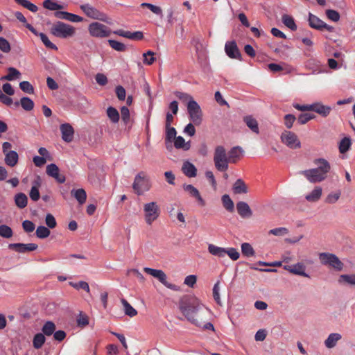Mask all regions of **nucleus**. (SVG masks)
I'll list each match as a JSON object with an SVG mask.
<instances>
[{"mask_svg":"<svg viewBox=\"0 0 355 355\" xmlns=\"http://www.w3.org/2000/svg\"><path fill=\"white\" fill-rule=\"evenodd\" d=\"M200 307L201 304L199 300L193 296H184L179 302V309L183 315L189 321L198 327L202 324L201 321L196 318Z\"/></svg>","mask_w":355,"mask_h":355,"instance_id":"nucleus-1","label":"nucleus"},{"mask_svg":"<svg viewBox=\"0 0 355 355\" xmlns=\"http://www.w3.org/2000/svg\"><path fill=\"white\" fill-rule=\"evenodd\" d=\"M314 163L318 166L317 168L303 171L301 173L311 183L320 182L326 179L331 166L323 158L315 159Z\"/></svg>","mask_w":355,"mask_h":355,"instance_id":"nucleus-2","label":"nucleus"},{"mask_svg":"<svg viewBox=\"0 0 355 355\" xmlns=\"http://www.w3.org/2000/svg\"><path fill=\"white\" fill-rule=\"evenodd\" d=\"M50 32L55 37L66 39L75 35L76 28L71 25L58 21L52 25Z\"/></svg>","mask_w":355,"mask_h":355,"instance_id":"nucleus-3","label":"nucleus"},{"mask_svg":"<svg viewBox=\"0 0 355 355\" xmlns=\"http://www.w3.org/2000/svg\"><path fill=\"white\" fill-rule=\"evenodd\" d=\"M214 163L215 168L220 172H225L228 169V155L223 146H217L214 153Z\"/></svg>","mask_w":355,"mask_h":355,"instance_id":"nucleus-4","label":"nucleus"},{"mask_svg":"<svg viewBox=\"0 0 355 355\" xmlns=\"http://www.w3.org/2000/svg\"><path fill=\"white\" fill-rule=\"evenodd\" d=\"M320 262L322 265L328 266L336 271H342L344 263L334 254L329 252H320L318 254Z\"/></svg>","mask_w":355,"mask_h":355,"instance_id":"nucleus-5","label":"nucleus"},{"mask_svg":"<svg viewBox=\"0 0 355 355\" xmlns=\"http://www.w3.org/2000/svg\"><path fill=\"white\" fill-rule=\"evenodd\" d=\"M151 184L149 178L144 171L139 172L135 178L132 189L138 196L150 190Z\"/></svg>","mask_w":355,"mask_h":355,"instance_id":"nucleus-6","label":"nucleus"},{"mask_svg":"<svg viewBox=\"0 0 355 355\" xmlns=\"http://www.w3.org/2000/svg\"><path fill=\"white\" fill-rule=\"evenodd\" d=\"M144 220L146 224L150 225L160 215L159 206L156 202L145 203L143 207Z\"/></svg>","mask_w":355,"mask_h":355,"instance_id":"nucleus-7","label":"nucleus"},{"mask_svg":"<svg viewBox=\"0 0 355 355\" xmlns=\"http://www.w3.org/2000/svg\"><path fill=\"white\" fill-rule=\"evenodd\" d=\"M187 112L190 121L196 125H200L202 122V111L196 101L187 103Z\"/></svg>","mask_w":355,"mask_h":355,"instance_id":"nucleus-8","label":"nucleus"},{"mask_svg":"<svg viewBox=\"0 0 355 355\" xmlns=\"http://www.w3.org/2000/svg\"><path fill=\"white\" fill-rule=\"evenodd\" d=\"M83 12L89 18L108 22V17L104 12L99 11L89 3L83 4L80 6Z\"/></svg>","mask_w":355,"mask_h":355,"instance_id":"nucleus-9","label":"nucleus"},{"mask_svg":"<svg viewBox=\"0 0 355 355\" xmlns=\"http://www.w3.org/2000/svg\"><path fill=\"white\" fill-rule=\"evenodd\" d=\"M88 31L89 34L95 37H106L111 34V31L107 26L98 22H92L90 24L88 27Z\"/></svg>","mask_w":355,"mask_h":355,"instance_id":"nucleus-10","label":"nucleus"},{"mask_svg":"<svg viewBox=\"0 0 355 355\" xmlns=\"http://www.w3.org/2000/svg\"><path fill=\"white\" fill-rule=\"evenodd\" d=\"M144 270L147 274L154 277L157 279L162 284H164L168 288L176 291V286L172 284L168 283L166 281L167 277L165 272L162 270L153 269L148 267H145Z\"/></svg>","mask_w":355,"mask_h":355,"instance_id":"nucleus-11","label":"nucleus"},{"mask_svg":"<svg viewBox=\"0 0 355 355\" xmlns=\"http://www.w3.org/2000/svg\"><path fill=\"white\" fill-rule=\"evenodd\" d=\"M282 141L292 149L300 148L301 142L297 136L293 132L284 131L281 135Z\"/></svg>","mask_w":355,"mask_h":355,"instance_id":"nucleus-12","label":"nucleus"},{"mask_svg":"<svg viewBox=\"0 0 355 355\" xmlns=\"http://www.w3.org/2000/svg\"><path fill=\"white\" fill-rule=\"evenodd\" d=\"M284 269L293 275H300L308 278L310 277L309 274H307L305 272V265L302 262H298L293 265H284Z\"/></svg>","mask_w":355,"mask_h":355,"instance_id":"nucleus-13","label":"nucleus"},{"mask_svg":"<svg viewBox=\"0 0 355 355\" xmlns=\"http://www.w3.org/2000/svg\"><path fill=\"white\" fill-rule=\"evenodd\" d=\"M225 51L227 56L230 58L241 60V54L234 41L227 42L225 46Z\"/></svg>","mask_w":355,"mask_h":355,"instance_id":"nucleus-14","label":"nucleus"},{"mask_svg":"<svg viewBox=\"0 0 355 355\" xmlns=\"http://www.w3.org/2000/svg\"><path fill=\"white\" fill-rule=\"evenodd\" d=\"M10 249L14 250L19 253H25L27 252L34 251L37 249L38 245L35 243H10L8 245Z\"/></svg>","mask_w":355,"mask_h":355,"instance_id":"nucleus-15","label":"nucleus"},{"mask_svg":"<svg viewBox=\"0 0 355 355\" xmlns=\"http://www.w3.org/2000/svg\"><path fill=\"white\" fill-rule=\"evenodd\" d=\"M183 189L188 192L190 196L195 198L200 206L203 207L205 205V201L201 197L199 191L192 184H184Z\"/></svg>","mask_w":355,"mask_h":355,"instance_id":"nucleus-16","label":"nucleus"},{"mask_svg":"<svg viewBox=\"0 0 355 355\" xmlns=\"http://www.w3.org/2000/svg\"><path fill=\"white\" fill-rule=\"evenodd\" d=\"M62 139L66 142H71L73 139L74 130L73 127L69 123L62 124L60 125Z\"/></svg>","mask_w":355,"mask_h":355,"instance_id":"nucleus-17","label":"nucleus"},{"mask_svg":"<svg viewBox=\"0 0 355 355\" xmlns=\"http://www.w3.org/2000/svg\"><path fill=\"white\" fill-rule=\"evenodd\" d=\"M236 209L240 216L243 218H250L252 215V211L250 206L248 205V203L243 201L237 202Z\"/></svg>","mask_w":355,"mask_h":355,"instance_id":"nucleus-18","label":"nucleus"},{"mask_svg":"<svg viewBox=\"0 0 355 355\" xmlns=\"http://www.w3.org/2000/svg\"><path fill=\"white\" fill-rule=\"evenodd\" d=\"M331 110L330 106L324 105L321 103L311 104V111H313L323 117L327 116Z\"/></svg>","mask_w":355,"mask_h":355,"instance_id":"nucleus-19","label":"nucleus"},{"mask_svg":"<svg viewBox=\"0 0 355 355\" xmlns=\"http://www.w3.org/2000/svg\"><path fill=\"white\" fill-rule=\"evenodd\" d=\"M182 171L188 178H194L197 175V169L196 166L189 161H186L183 163Z\"/></svg>","mask_w":355,"mask_h":355,"instance_id":"nucleus-20","label":"nucleus"},{"mask_svg":"<svg viewBox=\"0 0 355 355\" xmlns=\"http://www.w3.org/2000/svg\"><path fill=\"white\" fill-rule=\"evenodd\" d=\"M338 283L341 286H349L355 287V274L340 275L338 277Z\"/></svg>","mask_w":355,"mask_h":355,"instance_id":"nucleus-21","label":"nucleus"},{"mask_svg":"<svg viewBox=\"0 0 355 355\" xmlns=\"http://www.w3.org/2000/svg\"><path fill=\"white\" fill-rule=\"evenodd\" d=\"M242 153L243 150L239 146H235L231 148L227 154L230 163H236L241 157Z\"/></svg>","mask_w":355,"mask_h":355,"instance_id":"nucleus-22","label":"nucleus"},{"mask_svg":"<svg viewBox=\"0 0 355 355\" xmlns=\"http://www.w3.org/2000/svg\"><path fill=\"white\" fill-rule=\"evenodd\" d=\"M342 338L341 334L338 333L330 334L327 338L324 340V345L327 348L331 349L334 347L337 342Z\"/></svg>","mask_w":355,"mask_h":355,"instance_id":"nucleus-23","label":"nucleus"},{"mask_svg":"<svg viewBox=\"0 0 355 355\" xmlns=\"http://www.w3.org/2000/svg\"><path fill=\"white\" fill-rule=\"evenodd\" d=\"M243 121L245 123L246 125L254 133H259V124L257 121L252 117L251 115L245 116L243 118Z\"/></svg>","mask_w":355,"mask_h":355,"instance_id":"nucleus-24","label":"nucleus"},{"mask_svg":"<svg viewBox=\"0 0 355 355\" xmlns=\"http://www.w3.org/2000/svg\"><path fill=\"white\" fill-rule=\"evenodd\" d=\"M19 159L18 154L16 151L10 150L5 154V163L11 167L15 166Z\"/></svg>","mask_w":355,"mask_h":355,"instance_id":"nucleus-25","label":"nucleus"},{"mask_svg":"<svg viewBox=\"0 0 355 355\" xmlns=\"http://www.w3.org/2000/svg\"><path fill=\"white\" fill-rule=\"evenodd\" d=\"M322 193V189L320 187H316L315 189L309 194L306 195L305 199L308 202H315L320 200Z\"/></svg>","mask_w":355,"mask_h":355,"instance_id":"nucleus-26","label":"nucleus"},{"mask_svg":"<svg viewBox=\"0 0 355 355\" xmlns=\"http://www.w3.org/2000/svg\"><path fill=\"white\" fill-rule=\"evenodd\" d=\"M174 146L177 149H182L184 150H188L191 148V141H189L187 142H185V140L182 137L178 136V137H176L174 139Z\"/></svg>","mask_w":355,"mask_h":355,"instance_id":"nucleus-27","label":"nucleus"},{"mask_svg":"<svg viewBox=\"0 0 355 355\" xmlns=\"http://www.w3.org/2000/svg\"><path fill=\"white\" fill-rule=\"evenodd\" d=\"M71 194L78 200L79 204L83 205L85 202L87 193L83 189H72Z\"/></svg>","mask_w":355,"mask_h":355,"instance_id":"nucleus-28","label":"nucleus"},{"mask_svg":"<svg viewBox=\"0 0 355 355\" xmlns=\"http://www.w3.org/2000/svg\"><path fill=\"white\" fill-rule=\"evenodd\" d=\"M233 191L236 194L248 193V188L245 182L241 179H238L233 185Z\"/></svg>","mask_w":355,"mask_h":355,"instance_id":"nucleus-29","label":"nucleus"},{"mask_svg":"<svg viewBox=\"0 0 355 355\" xmlns=\"http://www.w3.org/2000/svg\"><path fill=\"white\" fill-rule=\"evenodd\" d=\"M323 21H322L317 16L313 15L312 13H309V26L315 29L321 30L322 26L323 25Z\"/></svg>","mask_w":355,"mask_h":355,"instance_id":"nucleus-30","label":"nucleus"},{"mask_svg":"<svg viewBox=\"0 0 355 355\" xmlns=\"http://www.w3.org/2000/svg\"><path fill=\"white\" fill-rule=\"evenodd\" d=\"M224 248L216 246L214 244H209L208 245L209 252L216 257L222 258L225 256V251Z\"/></svg>","mask_w":355,"mask_h":355,"instance_id":"nucleus-31","label":"nucleus"},{"mask_svg":"<svg viewBox=\"0 0 355 355\" xmlns=\"http://www.w3.org/2000/svg\"><path fill=\"white\" fill-rule=\"evenodd\" d=\"M8 73L6 76H4L1 78V80H8L12 81L15 79H19L21 76V73L19 70L14 67H9L8 69Z\"/></svg>","mask_w":355,"mask_h":355,"instance_id":"nucleus-32","label":"nucleus"},{"mask_svg":"<svg viewBox=\"0 0 355 355\" xmlns=\"http://www.w3.org/2000/svg\"><path fill=\"white\" fill-rule=\"evenodd\" d=\"M19 104L21 105L22 108L26 111H31L34 107L33 101L28 97H22L20 99L19 103V102L15 103L16 105H19Z\"/></svg>","mask_w":355,"mask_h":355,"instance_id":"nucleus-33","label":"nucleus"},{"mask_svg":"<svg viewBox=\"0 0 355 355\" xmlns=\"http://www.w3.org/2000/svg\"><path fill=\"white\" fill-rule=\"evenodd\" d=\"M15 202L17 207L23 209L27 205L28 198L24 193H19L15 196Z\"/></svg>","mask_w":355,"mask_h":355,"instance_id":"nucleus-34","label":"nucleus"},{"mask_svg":"<svg viewBox=\"0 0 355 355\" xmlns=\"http://www.w3.org/2000/svg\"><path fill=\"white\" fill-rule=\"evenodd\" d=\"M121 304L123 306L124 313L126 315L134 317L137 314V310L125 299H121Z\"/></svg>","mask_w":355,"mask_h":355,"instance_id":"nucleus-35","label":"nucleus"},{"mask_svg":"<svg viewBox=\"0 0 355 355\" xmlns=\"http://www.w3.org/2000/svg\"><path fill=\"white\" fill-rule=\"evenodd\" d=\"M282 21L283 24L286 27L290 28L291 31H294L297 30V27L295 23V21H294V19L293 17H291L287 14H284L282 15Z\"/></svg>","mask_w":355,"mask_h":355,"instance_id":"nucleus-36","label":"nucleus"},{"mask_svg":"<svg viewBox=\"0 0 355 355\" xmlns=\"http://www.w3.org/2000/svg\"><path fill=\"white\" fill-rule=\"evenodd\" d=\"M107 115L110 120L114 123H118L120 119V115L119 112L116 108L112 106L107 107Z\"/></svg>","mask_w":355,"mask_h":355,"instance_id":"nucleus-37","label":"nucleus"},{"mask_svg":"<svg viewBox=\"0 0 355 355\" xmlns=\"http://www.w3.org/2000/svg\"><path fill=\"white\" fill-rule=\"evenodd\" d=\"M33 184H34L31 187L29 196H30L31 199L33 201L36 202L40 199V197L39 189H38V187L40 185V180H38L37 181H35Z\"/></svg>","mask_w":355,"mask_h":355,"instance_id":"nucleus-38","label":"nucleus"},{"mask_svg":"<svg viewBox=\"0 0 355 355\" xmlns=\"http://www.w3.org/2000/svg\"><path fill=\"white\" fill-rule=\"evenodd\" d=\"M55 330V325L51 321H47L42 327V331L44 336H49L54 334Z\"/></svg>","mask_w":355,"mask_h":355,"instance_id":"nucleus-39","label":"nucleus"},{"mask_svg":"<svg viewBox=\"0 0 355 355\" xmlns=\"http://www.w3.org/2000/svg\"><path fill=\"white\" fill-rule=\"evenodd\" d=\"M43 6L46 9L49 10H60L63 8V6L60 4H58L54 0H44L43 2Z\"/></svg>","mask_w":355,"mask_h":355,"instance_id":"nucleus-40","label":"nucleus"},{"mask_svg":"<svg viewBox=\"0 0 355 355\" xmlns=\"http://www.w3.org/2000/svg\"><path fill=\"white\" fill-rule=\"evenodd\" d=\"M45 336L42 333L36 334L34 336L33 345L35 349H40L45 343Z\"/></svg>","mask_w":355,"mask_h":355,"instance_id":"nucleus-41","label":"nucleus"},{"mask_svg":"<svg viewBox=\"0 0 355 355\" xmlns=\"http://www.w3.org/2000/svg\"><path fill=\"white\" fill-rule=\"evenodd\" d=\"M241 252L247 257H252L254 256V250L252 246L248 243H243L241 244Z\"/></svg>","mask_w":355,"mask_h":355,"instance_id":"nucleus-42","label":"nucleus"},{"mask_svg":"<svg viewBox=\"0 0 355 355\" xmlns=\"http://www.w3.org/2000/svg\"><path fill=\"white\" fill-rule=\"evenodd\" d=\"M50 234L49 228L43 225L38 226L35 232L36 236L39 239H46Z\"/></svg>","mask_w":355,"mask_h":355,"instance_id":"nucleus-43","label":"nucleus"},{"mask_svg":"<svg viewBox=\"0 0 355 355\" xmlns=\"http://www.w3.org/2000/svg\"><path fill=\"white\" fill-rule=\"evenodd\" d=\"M352 142L349 137H344L339 144V150L341 153H345L350 148Z\"/></svg>","mask_w":355,"mask_h":355,"instance_id":"nucleus-44","label":"nucleus"},{"mask_svg":"<svg viewBox=\"0 0 355 355\" xmlns=\"http://www.w3.org/2000/svg\"><path fill=\"white\" fill-rule=\"evenodd\" d=\"M340 195L341 191L340 190L336 192H331L327 195L324 202L327 204H334L339 200Z\"/></svg>","mask_w":355,"mask_h":355,"instance_id":"nucleus-45","label":"nucleus"},{"mask_svg":"<svg viewBox=\"0 0 355 355\" xmlns=\"http://www.w3.org/2000/svg\"><path fill=\"white\" fill-rule=\"evenodd\" d=\"M18 4L22 6L26 9L29 10L33 12H36L38 10V8L36 5L32 3L28 0H15Z\"/></svg>","mask_w":355,"mask_h":355,"instance_id":"nucleus-46","label":"nucleus"},{"mask_svg":"<svg viewBox=\"0 0 355 355\" xmlns=\"http://www.w3.org/2000/svg\"><path fill=\"white\" fill-rule=\"evenodd\" d=\"M222 202L227 211L231 212L234 211V202L229 195L225 194L222 196Z\"/></svg>","mask_w":355,"mask_h":355,"instance_id":"nucleus-47","label":"nucleus"},{"mask_svg":"<svg viewBox=\"0 0 355 355\" xmlns=\"http://www.w3.org/2000/svg\"><path fill=\"white\" fill-rule=\"evenodd\" d=\"M121 119L124 124L125 125H130V111L129 109L123 106L121 108Z\"/></svg>","mask_w":355,"mask_h":355,"instance_id":"nucleus-48","label":"nucleus"},{"mask_svg":"<svg viewBox=\"0 0 355 355\" xmlns=\"http://www.w3.org/2000/svg\"><path fill=\"white\" fill-rule=\"evenodd\" d=\"M108 43L110 46L114 50L123 52L126 50V46L124 44L114 40H109Z\"/></svg>","mask_w":355,"mask_h":355,"instance_id":"nucleus-49","label":"nucleus"},{"mask_svg":"<svg viewBox=\"0 0 355 355\" xmlns=\"http://www.w3.org/2000/svg\"><path fill=\"white\" fill-rule=\"evenodd\" d=\"M12 229L6 225H0V236L3 238L9 239L12 236Z\"/></svg>","mask_w":355,"mask_h":355,"instance_id":"nucleus-50","label":"nucleus"},{"mask_svg":"<svg viewBox=\"0 0 355 355\" xmlns=\"http://www.w3.org/2000/svg\"><path fill=\"white\" fill-rule=\"evenodd\" d=\"M141 7L148 8L154 14L159 15V16H162V10L159 6H155V5L149 3H142L141 4Z\"/></svg>","mask_w":355,"mask_h":355,"instance_id":"nucleus-51","label":"nucleus"},{"mask_svg":"<svg viewBox=\"0 0 355 355\" xmlns=\"http://www.w3.org/2000/svg\"><path fill=\"white\" fill-rule=\"evenodd\" d=\"M154 52L151 51H148L146 53L143 54V62L147 65H151L155 60V58L154 57Z\"/></svg>","mask_w":355,"mask_h":355,"instance_id":"nucleus-52","label":"nucleus"},{"mask_svg":"<svg viewBox=\"0 0 355 355\" xmlns=\"http://www.w3.org/2000/svg\"><path fill=\"white\" fill-rule=\"evenodd\" d=\"M69 284L74 288L75 289H83L87 293H89L90 289L88 283L84 281H80L79 282H70Z\"/></svg>","mask_w":355,"mask_h":355,"instance_id":"nucleus-53","label":"nucleus"},{"mask_svg":"<svg viewBox=\"0 0 355 355\" xmlns=\"http://www.w3.org/2000/svg\"><path fill=\"white\" fill-rule=\"evenodd\" d=\"M40 37L46 48L53 50H58L56 45L52 43L44 33H40Z\"/></svg>","mask_w":355,"mask_h":355,"instance_id":"nucleus-54","label":"nucleus"},{"mask_svg":"<svg viewBox=\"0 0 355 355\" xmlns=\"http://www.w3.org/2000/svg\"><path fill=\"white\" fill-rule=\"evenodd\" d=\"M225 255L227 254L232 260L236 261L239 259L240 254L236 248H225Z\"/></svg>","mask_w":355,"mask_h":355,"instance_id":"nucleus-55","label":"nucleus"},{"mask_svg":"<svg viewBox=\"0 0 355 355\" xmlns=\"http://www.w3.org/2000/svg\"><path fill=\"white\" fill-rule=\"evenodd\" d=\"M175 95L179 100L182 101L183 103H187V104L191 101H194L193 97L187 93L175 92Z\"/></svg>","mask_w":355,"mask_h":355,"instance_id":"nucleus-56","label":"nucleus"},{"mask_svg":"<svg viewBox=\"0 0 355 355\" xmlns=\"http://www.w3.org/2000/svg\"><path fill=\"white\" fill-rule=\"evenodd\" d=\"M19 87L20 89L27 93V94H33L34 93V88L32 86V85L28 82V81H22L19 83Z\"/></svg>","mask_w":355,"mask_h":355,"instance_id":"nucleus-57","label":"nucleus"},{"mask_svg":"<svg viewBox=\"0 0 355 355\" xmlns=\"http://www.w3.org/2000/svg\"><path fill=\"white\" fill-rule=\"evenodd\" d=\"M10 49L9 42L6 38L0 37V50L5 53H8L10 51Z\"/></svg>","mask_w":355,"mask_h":355,"instance_id":"nucleus-58","label":"nucleus"},{"mask_svg":"<svg viewBox=\"0 0 355 355\" xmlns=\"http://www.w3.org/2000/svg\"><path fill=\"white\" fill-rule=\"evenodd\" d=\"M176 130L173 127H166V140L171 142L176 137Z\"/></svg>","mask_w":355,"mask_h":355,"instance_id":"nucleus-59","label":"nucleus"},{"mask_svg":"<svg viewBox=\"0 0 355 355\" xmlns=\"http://www.w3.org/2000/svg\"><path fill=\"white\" fill-rule=\"evenodd\" d=\"M45 223L49 228H55L57 225V223L55 217L51 214H47L45 217Z\"/></svg>","mask_w":355,"mask_h":355,"instance_id":"nucleus-60","label":"nucleus"},{"mask_svg":"<svg viewBox=\"0 0 355 355\" xmlns=\"http://www.w3.org/2000/svg\"><path fill=\"white\" fill-rule=\"evenodd\" d=\"M326 15L330 20L333 21H338L340 19V14L338 12L334 10H326Z\"/></svg>","mask_w":355,"mask_h":355,"instance_id":"nucleus-61","label":"nucleus"},{"mask_svg":"<svg viewBox=\"0 0 355 355\" xmlns=\"http://www.w3.org/2000/svg\"><path fill=\"white\" fill-rule=\"evenodd\" d=\"M22 227L26 232L31 233L34 231L35 225L32 221L25 220L22 223Z\"/></svg>","mask_w":355,"mask_h":355,"instance_id":"nucleus-62","label":"nucleus"},{"mask_svg":"<svg viewBox=\"0 0 355 355\" xmlns=\"http://www.w3.org/2000/svg\"><path fill=\"white\" fill-rule=\"evenodd\" d=\"M314 115L309 113L301 114L298 116L297 121L300 124H305L311 119L314 118Z\"/></svg>","mask_w":355,"mask_h":355,"instance_id":"nucleus-63","label":"nucleus"},{"mask_svg":"<svg viewBox=\"0 0 355 355\" xmlns=\"http://www.w3.org/2000/svg\"><path fill=\"white\" fill-rule=\"evenodd\" d=\"M59 171V168L55 164H50L46 166V172L51 177L55 175Z\"/></svg>","mask_w":355,"mask_h":355,"instance_id":"nucleus-64","label":"nucleus"}]
</instances>
